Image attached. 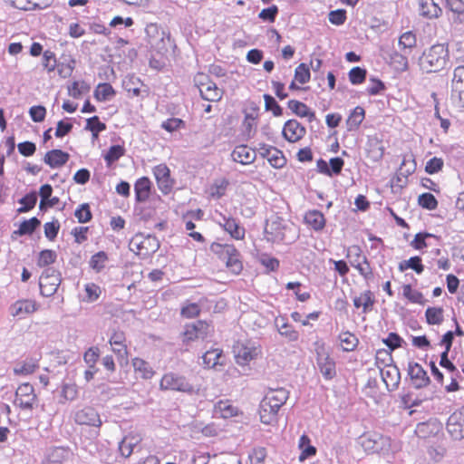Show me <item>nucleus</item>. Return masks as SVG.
Returning <instances> with one entry per match:
<instances>
[{
  "mask_svg": "<svg viewBox=\"0 0 464 464\" xmlns=\"http://www.w3.org/2000/svg\"><path fill=\"white\" fill-rule=\"evenodd\" d=\"M223 357V351L219 348L208 350L202 356L203 363L207 368H214L221 364L220 359Z\"/></svg>",
  "mask_w": 464,
  "mask_h": 464,
  "instance_id": "obj_45",
  "label": "nucleus"
},
{
  "mask_svg": "<svg viewBox=\"0 0 464 464\" xmlns=\"http://www.w3.org/2000/svg\"><path fill=\"white\" fill-rule=\"evenodd\" d=\"M420 14L427 18H437L441 13L440 7L433 0H420Z\"/></svg>",
  "mask_w": 464,
  "mask_h": 464,
  "instance_id": "obj_39",
  "label": "nucleus"
},
{
  "mask_svg": "<svg viewBox=\"0 0 464 464\" xmlns=\"http://www.w3.org/2000/svg\"><path fill=\"white\" fill-rule=\"evenodd\" d=\"M83 291L84 294L81 298L83 303H94L98 301L103 292L99 285L92 282L85 284Z\"/></svg>",
  "mask_w": 464,
  "mask_h": 464,
  "instance_id": "obj_40",
  "label": "nucleus"
},
{
  "mask_svg": "<svg viewBox=\"0 0 464 464\" xmlns=\"http://www.w3.org/2000/svg\"><path fill=\"white\" fill-rule=\"evenodd\" d=\"M228 184L229 182L227 179L215 181L210 187V196L215 198H220L225 195Z\"/></svg>",
  "mask_w": 464,
  "mask_h": 464,
  "instance_id": "obj_62",
  "label": "nucleus"
},
{
  "mask_svg": "<svg viewBox=\"0 0 464 464\" xmlns=\"http://www.w3.org/2000/svg\"><path fill=\"white\" fill-rule=\"evenodd\" d=\"M71 456V450L67 447H53L46 455L48 464H63Z\"/></svg>",
  "mask_w": 464,
  "mask_h": 464,
  "instance_id": "obj_33",
  "label": "nucleus"
},
{
  "mask_svg": "<svg viewBox=\"0 0 464 464\" xmlns=\"http://www.w3.org/2000/svg\"><path fill=\"white\" fill-rule=\"evenodd\" d=\"M212 249L219 255V257L226 260L227 267L235 275H239L243 270V264L240 260L239 251L229 244L214 243Z\"/></svg>",
  "mask_w": 464,
  "mask_h": 464,
  "instance_id": "obj_8",
  "label": "nucleus"
},
{
  "mask_svg": "<svg viewBox=\"0 0 464 464\" xmlns=\"http://www.w3.org/2000/svg\"><path fill=\"white\" fill-rule=\"evenodd\" d=\"M416 35L411 31L405 32L400 36L399 46L403 52H411L416 46Z\"/></svg>",
  "mask_w": 464,
  "mask_h": 464,
  "instance_id": "obj_52",
  "label": "nucleus"
},
{
  "mask_svg": "<svg viewBox=\"0 0 464 464\" xmlns=\"http://www.w3.org/2000/svg\"><path fill=\"white\" fill-rule=\"evenodd\" d=\"M450 63V51L446 44H435L424 50L419 59V65L427 73L440 72Z\"/></svg>",
  "mask_w": 464,
  "mask_h": 464,
  "instance_id": "obj_3",
  "label": "nucleus"
},
{
  "mask_svg": "<svg viewBox=\"0 0 464 464\" xmlns=\"http://www.w3.org/2000/svg\"><path fill=\"white\" fill-rule=\"evenodd\" d=\"M375 304L374 295L372 291L366 290L359 296L353 298V305L355 308H362V313L366 314L372 310Z\"/></svg>",
  "mask_w": 464,
  "mask_h": 464,
  "instance_id": "obj_38",
  "label": "nucleus"
},
{
  "mask_svg": "<svg viewBox=\"0 0 464 464\" xmlns=\"http://www.w3.org/2000/svg\"><path fill=\"white\" fill-rule=\"evenodd\" d=\"M313 346V354L317 370L324 380L333 381L337 376V366L335 360L331 355L329 347L322 339L316 340Z\"/></svg>",
  "mask_w": 464,
  "mask_h": 464,
  "instance_id": "obj_4",
  "label": "nucleus"
},
{
  "mask_svg": "<svg viewBox=\"0 0 464 464\" xmlns=\"http://www.w3.org/2000/svg\"><path fill=\"white\" fill-rule=\"evenodd\" d=\"M70 159L68 152L54 149L44 154V161L51 169H58L64 166Z\"/></svg>",
  "mask_w": 464,
  "mask_h": 464,
  "instance_id": "obj_27",
  "label": "nucleus"
},
{
  "mask_svg": "<svg viewBox=\"0 0 464 464\" xmlns=\"http://www.w3.org/2000/svg\"><path fill=\"white\" fill-rule=\"evenodd\" d=\"M450 102L452 106L459 111L464 109V65H459L453 70Z\"/></svg>",
  "mask_w": 464,
  "mask_h": 464,
  "instance_id": "obj_10",
  "label": "nucleus"
},
{
  "mask_svg": "<svg viewBox=\"0 0 464 464\" xmlns=\"http://www.w3.org/2000/svg\"><path fill=\"white\" fill-rule=\"evenodd\" d=\"M74 216L79 223H87L92 220V214L88 203L81 204L75 210Z\"/></svg>",
  "mask_w": 464,
  "mask_h": 464,
  "instance_id": "obj_63",
  "label": "nucleus"
},
{
  "mask_svg": "<svg viewBox=\"0 0 464 464\" xmlns=\"http://www.w3.org/2000/svg\"><path fill=\"white\" fill-rule=\"evenodd\" d=\"M430 237H436V236L428 232L417 233L414 236V238L411 241L410 245L415 250H422L428 246L426 239Z\"/></svg>",
  "mask_w": 464,
  "mask_h": 464,
  "instance_id": "obj_57",
  "label": "nucleus"
},
{
  "mask_svg": "<svg viewBox=\"0 0 464 464\" xmlns=\"http://www.w3.org/2000/svg\"><path fill=\"white\" fill-rule=\"evenodd\" d=\"M398 269L401 272L412 269L416 274L420 275L424 271V266L422 265L421 258L418 256H414L407 260L400 262L398 265Z\"/></svg>",
  "mask_w": 464,
  "mask_h": 464,
  "instance_id": "obj_42",
  "label": "nucleus"
},
{
  "mask_svg": "<svg viewBox=\"0 0 464 464\" xmlns=\"http://www.w3.org/2000/svg\"><path fill=\"white\" fill-rule=\"evenodd\" d=\"M359 444L368 455L389 457L399 450L391 437L373 430L363 432L359 438Z\"/></svg>",
  "mask_w": 464,
  "mask_h": 464,
  "instance_id": "obj_2",
  "label": "nucleus"
},
{
  "mask_svg": "<svg viewBox=\"0 0 464 464\" xmlns=\"http://www.w3.org/2000/svg\"><path fill=\"white\" fill-rule=\"evenodd\" d=\"M131 364H132L134 373L137 378H140L143 380H150L155 374V371L150 366V364L147 361H145L141 358H139V357L133 358Z\"/></svg>",
  "mask_w": 464,
  "mask_h": 464,
  "instance_id": "obj_32",
  "label": "nucleus"
},
{
  "mask_svg": "<svg viewBox=\"0 0 464 464\" xmlns=\"http://www.w3.org/2000/svg\"><path fill=\"white\" fill-rule=\"evenodd\" d=\"M37 401L34 389L29 382L22 383L15 392V403L23 410H32Z\"/></svg>",
  "mask_w": 464,
  "mask_h": 464,
  "instance_id": "obj_14",
  "label": "nucleus"
},
{
  "mask_svg": "<svg viewBox=\"0 0 464 464\" xmlns=\"http://www.w3.org/2000/svg\"><path fill=\"white\" fill-rule=\"evenodd\" d=\"M108 261V255L104 251H100L92 256L89 265L97 273L101 272Z\"/></svg>",
  "mask_w": 464,
  "mask_h": 464,
  "instance_id": "obj_53",
  "label": "nucleus"
},
{
  "mask_svg": "<svg viewBox=\"0 0 464 464\" xmlns=\"http://www.w3.org/2000/svg\"><path fill=\"white\" fill-rule=\"evenodd\" d=\"M125 148L122 145H112L104 155V160L107 167H111L115 161L120 160L125 154Z\"/></svg>",
  "mask_w": 464,
  "mask_h": 464,
  "instance_id": "obj_49",
  "label": "nucleus"
},
{
  "mask_svg": "<svg viewBox=\"0 0 464 464\" xmlns=\"http://www.w3.org/2000/svg\"><path fill=\"white\" fill-rule=\"evenodd\" d=\"M287 107L293 113L301 118H314V112L304 102L297 100H290L287 102Z\"/></svg>",
  "mask_w": 464,
  "mask_h": 464,
  "instance_id": "obj_41",
  "label": "nucleus"
},
{
  "mask_svg": "<svg viewBox=\"0 0 464 464\" xmlns=\"http://www.w3.org/2000/svg\"><path fill=\"white\" fill-rule=\"evenodd\" d=\"M408 373L413 385L418 388H424L429 385L430 380L427 372L418 362H411L408 366Z\"/></svg>",
  "mask_w": 464,
  "mask_h": 464,
  "instance_id": "obj_23",
  "label": "nucleus"
},
{
  "mask_svg": "<svg viewBox=\"0 0 464 464\" xmlns=\"http://www.w3.org/2000/svg\"><path fill=\"white\" fill-rule=\"evenodd\" d=\"M37 196L35 192H31L23 197L19 203L22 205L18 209V213H25L33 209L36 204Z\"/></svg>",
  "mask_w": 464,
  "mask_h": 464,
  "instance_id": "obj_56",
  "label": "nucleus"
},
{
  "mask_svg": "<svg viewBox=\"0 0 464 464\" xmlns=\"http://www.w3.org/2000/svg\"><path fill=\"white\" fill-rule=\"evenodd\" d=\"M201 313L200 305L197 303L187 301L180 308V315L186 319H194Z\"/></svg>",
  "mask_w": 464,
  "mask_h": 464,
  "instance_id": "obj_51",
  "label": "nucleus"
},
{
  "mask_svg": "<svg viewBox=\"0 0 464 464\" xmlns=\"http://www.w3.org/2000/svg\"><path fill=\"white\" fill-rule=\"evenodd\" d=\"M85 130L92 132L93 139H97L100 132L106 130V124L102 122L98 116H93L87 119Z\"/></svg>",
  "mask_w": 464,
  "mask_h": 464,
  "instance_id": "obj_50",
  "label": "nucleus"
},
{
  "mask_svg": "<svg viewBox=\"0 0 464 464\" xmlns=\"http://www.w3.org/2000/svg\"><path fill=\"white\" fill-rule=\"evenodd\" d=\"M74 421L79 425L100 428L102 424L98 411L91 406H85L75 411Z\"/></svg>",
  "mask_w": 464,
  "mask_h": 464,
  "instance_id": "obj_16",
  "label": "nucleus"
},
{
  "mask_svg": "<svg viewBox=\"0 0 464 464\" xmlns=\"http://www.w3.org/2000/svg\"><path fill=\"white\" fill-rule=\"evenodd\" d=\"M223 223H220L223 229L235 240H244L246 229L239 222L232 217L222 216Z\"/></svg>",
  "mask_w": 464,
  "mask_h": 464,
  "instance_id": "obj_25",
  "label": "nucleus"
},
{
  "mask_svg": "<svg viewBox=\"0 0 464 464\" xmlns=\"http://www.w3.org/2000/svg\"><path fill=\"white\" fill-rule=\"evenodd\" d=\"M234 353L238 362L246 363L256 358L260 350L258 347L238 342L234 345Z\"/></svg>",
  "mask_w": 464,
  "mask_h": 464,
  "instance_id": "obj_24",
  "label": "nucleus"
},
{
  "mask_svg": "<svg viewBox=\"0 0 464 464\" xmlns=\"http://www.w3.org/2000/svg\"><path fill=\"white\" fill-rule=\"evenodd\" d=\"M402 295L412 304H423L425 301L422 293L414 289L410 284L402 285Z\"/></svg>",
  "mask_w": 464,
  "mask_h": 464,
  "instance_id": "obj_48",
  "label": "nucleus"
},
{
  "mask_svg": "<svg viewBox=\"0 0 464 464\" xmlns=\"http://www.w3.org/2000/svg\"><path fill=\"white\" fill-rule=\"evenodd\" d=\"M304 221L309 228L316 232L322 231L326 224V219L324 214L316 209L308 210L305 212L304 216Z\"/></svg>",
  "mask_w": 464,
  "mask_h": 464,
  "instance_id": "obj_30",
  "label": "nucleus"
},
{
  "mask_svg": "<svg viewBox=\"0 0 464 464\" xmlns=\"http://www.w3.org/2000/svg\"><path fill=\"white\" fill-rule=\"evenodd\" d=\"M289 398V391L285 388H269L259 403L260 421L266 425L277 422L278 411Z\"/></svg>",
  "mask_w": 464,
  "mask_h": 464,
  "instance_id": "obj_1",
  "label": "nucleus"
},
{
  "mask_svg": "<svg viewBox=\"0 0 464 464\" xmlns=\"http://www.w3.org/2000/svg\"><path fill=\"white\" fill-rule=\"evenodd\" d=\"M141 437L137 433H129L122 438L119 443V452L124 458H129L134 450V448L140 444Z\"/></svg>",
  "mask_w": 464,
  "mask_h": 464,
  "instance_id": "obj_31",
  "label": "nucleus"
},
{
  "mask_svg": "<svg viewBox=\"0 0 464 464\" xmlns=\"http://www.w3.org/2000/svg\"><path fill=\"white\" fill-rule=\"evenodd\" d=\"M364 158L370 164L380 162L385 154L382 140L376 134L368 135L363 148Z\"/></svg>",
  "mask_w": 464,
  "mask_h": 464,
  "instance_id": "obj_12",
  "label": "nucleus"
},
{
  "mask_svg": "<svg viewBox=\"0 0 464 464\" xmlns=\"http://www.w3.org/2000/svg\"><path fill=\"white\" fill-rule=\"evenodd\" d=\"M151 182L149 178L141 177L134 184L136 200L139 202L146 201L150 195Z\"/></svg>",
  "mask_w": 464,
  "mask_h": 464,
  "instance_id": "obj_34",
  "label": "nucleus"
},
{
  "mask_svg": "<svg viewBox=\"0 0 464 464\" xmlns=\"http://www.w3.org/2000/svg\"><path fill=\"white\" fill-rule=\"evenodd\" d=\"M159 246V241L155 237L142 234L135 235L130 243V250L142 258L155 253Z\"/></svg>",
  "mask_w": 464,
  "mask_h": 464,
  "instance_id": "obj_11",
  "label": "nucleus"
},
{
  "mask_svg": "<svg viewBox=\"0 0 464 464\" xmlns=\"http://www.w3.org/2000/svg\"><path fill=\"white\" fill-rule=\"evenodd\" d=\"M426 321L429 324H440L444 320V310L440 306L428 307L425 311Z\"/></svg>",
  "mask_w": 464,
  "mask_h": 464,
  "instance_id": "obj_47",
  "label": "nucleus"
},
{
  "mask_svg": "<svg viewBox=\"0 0 464 464\" xmlns=\"http://www.w3.org/2000/svg\"><path fill=\"white\" fill-rule=\"evenodd\" d=\"M282 133L286 140L295 143L305 135L306 130L296 120H289L285 123Z\"/></svg>",
  "mask_w": 464,
  "mask_h": 464,
  "instance_id": "obj_21",
  "label": "nucleus"
},
{
  "mask_svg": "<svg viewBox=\"0 0 464 464\" xmlns=\"http://www.w3.org/2000/svg\"><path fill=\"white\" fill-rule=\"evenodd\" d=\"M194 82L202 99L211 102H218L222 99L224 91L218 88L217 83L209 79L207 74L203 72L197 73L194 77Z\"/></svg>",
  "mask_w": 464,
  "mask_h": 464,
  "instance_id": "obj_9",
  "label": "nucleus"
},
{
  "mask_svg": "<svg viewBox=\"0 0 464 464\" xmlns=\"http://www.w3.org/2000/svg\"><path fill=\"white\" fill-rule=\"evenodd\" d=\"M365 119V110L361 106H356L348 115L345 124L348 131L359 130L362 122Z\"/></svg>",
  "mask_w": 464,
  "mask_h": 464,
  "instance_id": "obj_37",
  "label": "nucleus"
},
{
  "mask_svg": "<svg viewBox=\"0 0 464 464\" xmlns=\"http://www.w3.org/2000/svg\"><path fill=\"white\" fill-rule=\"evenodd\" d=\"M78 386L75 383H64L61 389L63 402L74 401L78 397Z\"/></svg>",
  "mask_w": 464,
  "mask_h": 464,
  "instance_id": "obj_55",
  "label": "nucleus"
},
{
  "mask_svg": "<svg viewBox=\"0 0 464 464\" xmlns=\"http://www.w3.org/2000/svg\"><path fill=\"white\" fill-rule=\"evenodd\" d=\"M260 154L267 160L273 168L281 169L286 164L284 153L276 147L263 145L260 147Z\"/></svg>",
  "mask_w": 464,
  "mask_h": 464,
  "instance_id": "obj_22",
  "label": "nucleus"
},
{
  "mask_svg": "<svg viewBox=\"0 0 464 464\" xmlns=\"http://www.w3.org/2000/svg\"><path fill=\"white\" fill-rule=\"evenodd\" d=\"M311 73L305 63H300L295 70L294 80L299 84H305L310 81Z\"/></svg>",
  "mask_w": 464,
  "mask_h": 464,
  "instance_id": "obj_61",
  "label": "nucleus"
},
{
  "mask_svg": "<svg viewBox=\"0 0 464 464\" xmlns=\"http://www.w3.org/2000/svg\"><path fill=\"white\" fill-rule=\"evenodd\" d=\"M75 67V61L73 59H68L67 61H63L57 63L56 68L58 75L61 78L66 79L72 76L73 70Z\"/></svg>",
  "mask_w": 464,
  "mask_h": 464,
  "instance_id": "obj_54",
  "label": "nucleus"
},
{
  "mask_svg": "<svg viewBox=\"0 0 464 464\" xmlns=\"http://www.w3.org/2000/svg\"><path fill=\"white\" fill-rule=\"evenodd\" d=\"M447 430L455 440L464 438V408L455 411L448 419Z\"/></svg>",
  "mask_w": 464,
  "mask_h": 464,
  "instance_id": "obj_19",
  "label": "nucleus"
},
{
  "mask_svg": "<svg viewBox=\"0 0 464 464\" xmlns=\"http://www.w3.org/2000/svg\"><path fill=\"white\" fill-rule=\"evenodd\" d=\"M338 341L343 352H353L359 345L358 337L350 331H343L338 335Z\"/></svg>",
  "mask_w": 464,
  "mask_h": 464,
  "instance_id": "obj_36",
  "label": "nucleus"
},
{
  "mask_svg": "<svg viewBox=\"0 0 464 464\" xmlns=\"http://www.w3.org/2000/svg\"><path fill=\"white\" fill-rule=\"evenodd\" d=\"M381 375L388 390H394L398 387L401 374L396 366L385 365V367L381 368Z\"/></svg>",
  "mask_w": 464,
  "mask_h": 464,
  "instance_id": "obj_29",
  "label": "nucleus"
},
{
  "mask_svg": "<svg viewBox=\"0 0 464 464\" xmlns=\"http://www.w3.org/2000/svg\"><path fill=\"white\" fill-rule=\"evenodd\" d=\"M153 175L156 179L158 187L163 194L171 191L174 180L170 178V169L165 163L159 164L153 168Z\"/></svg>",
  "mask_w": 464,
  "mask_h": 464,
  "instance_id": "obj_17",
  "label": "nucleus"
},
{
  "mask_svg": "<svg viewBox=\"0 0 464 464\" xmlns=\"http://www.w3.org/2000/svg\"><path fill=\"white\" fill-rule=\"evenodd\" d=\"M39 309V304L33 299H18L9 307L11 316L17 319H24Z\"/></svg>",
  "mask_w": 464,
  "mask_h": 464,
  "instance_id": "obj_15",
  "label": "nucleus"
},
{
  "mask_svg": "<svg viewBox=\"0 0 464 464\" xmlns=\"http://www.w3.org/2000/svg\"><path fill=\"white\" fill-rule=\"evenodd\" d=\"M231 157L236 162L242 165H248L255 161L256 153L254 149L247 145H238L233 150Z\"/></svg>",
  "mask_w": 464,
  "mask_h": 464,
  "instance_id": "obj_26",
  "label": "nucleus"
},
{
  "mask_svg": "<svg viewBox=\"0 0 464 464\" xmlns=\"http://www.w3.org/2000/svg\"><path fill=\"white\" fill-rule=\"evenodd\" d=\"M109 343L112 352L119 359H128L129 352L127 345L126 334L122 330L116 329L111 333Z\"/></svg>",
  "mask_w": 464,
  "mask_h": 464,
  "instance_id": "obj_18",
  "label": "nucleus"
},
{
  "mask_svg": "<svg viewBox=\"0 0 464 464\" xmlns=\"http://www.w3.org/2000/svg\"><path fill=\"white\" fill-rule=\"evenodd\" d=\"M160 388L162 391L179 392L189 395L199 394L202 391L200 384L195 383L186 376L176 372L163 374L160 381Z\"/></svg>",
  "mask_w": 464,
  "mask_h": 464,
  "instance_id": "obj_5",
  "label": "nucleus"
},
{
  "mask_svg": "<svg viewBox=\"0 0 464 464\" xmlns=\"http://www.w3.org/2000/svg\"><path fill=\"white\" fill-rule=\"evenodd\" d=\"M291 230L288 222L277 215L271 216L266 220L264 237L271 243H280L285 240V235Z\"/></svg>",
  "mask_w": 464,
  "mask_h": 464,
  "instance_id": "obj_7",
  "label": "nucleus"
},
{
  "mask_svg": "<svg viewBox=\"0 0 464 464\" xmlns=\"http://www.w3.org/2000/svg\"><path fill=\"white\" fill-rule=\"evenodd\" d=\"M353 250L355 251L356 259L352 262V266L358 270L364 279H371L372 277V269L367 257L362 254L360 247L353 246L352 251Z\"/></svg>",
  "mask_w": 464,
  "mask_h": 464,
  "instance_id": "obj_28",
  "label": "nucleus"
},
{
  "mask_svg": "<svg viewBox=\"0 0 464 464\" xmlns=\"http://www.w3.org/2000/svg\"><path fill=\"white\" fill-rule=\"evenodd\" d=\"M42 65L47 72H53L57 65L55 53L50 50L44 51L43 53Z\"/></svg>",
  "mask_w": 464,
  "mask_h": 464,
  "instance_id": "obj_59",
  "label": "nucleus"
},
{
  "mask_svg": "<svg viewBox=\"0 0 464 464\" xmlns=\"http://www.w3.org/2000/svg\"><path fill=\"white\" fill-rule=\"evenodd\" d=\"M214 414L223 419H229L242 414L239 407L229 399L219 400L213 409Z\"/></svg>",
  "mask_w": 464,
  "mask_h": 464,
  "instance_id": "obj_20",
  "label": "nucleus"
},
{
  "mask_svg": "<svg viewBox=\"0 0 464 464\" xmlns=\"http://www.w3.org/2000/svg\"><path fill=\"white\" fill-rule=\"evenodd\" d=\"M418 204L425 209L434 210L438 207V200L431 193L420 194L418 198Z\"/></svg>",
  "mask_w": 464,
  "mask_h": 464,
  "instance_id": "obj_60",
  "label": "nucleus"
},
{
  "mask_svg": "<svg viewBox=\"0 0 464 464\" xmlns=\"http://www.w3.org/2000/svg\"><path fill=\"white\" fill-rule=\"evenodd\" d=\"M149 44L152 49L161 52L166 49L164 38L165 33L156 25H151L148 30Z\"/></svg>",
  "mask_w": 464,
  "mask_h": 464,
  "instance_id": "obj_35",
  "label": "nucleus"
},
{
  "mask_svg": "<svg viewBox=\"0 0 464 464\" xmlns=\"http://www.w3.org/2000/svg\"><path fill=\"white\" fill-rule=\"evenodd\" d=\"M39 368V363L37 360L34 359H26L19 363L14 368V372L15 375H29L34 373Z\"/></svg>",
  "mask_w": 464,
  "mask_h": 464,
  "instance_id": "obj_44",
  "label": "nucleus"
},
{
  "mask_svg": "<svg viewBox=\"0 0 464 464\" xmlns=\"http://www.w3.org/2000/svg\"><path fill=\"white\" fill-rule=\"evenodd\" d=\"M367 75V71L359 66L353 67L348 73L349 81L353 85H359L364 82Z\"/></svg>",
  "mask_w": 464,
  "mask_h": 464,
  "instance_id": "obj_58",
  "label": "nucleus"
},
{
  "mask_svg": "<svg viewBox=\"0 0 464 464\" xmlns=\"http://www.w3.org/2000/svg\"><path fill=\"white\" fill-rule=\"evenodd\" d=\"M100 349L96 346L90 347L83 354V360L89 368L94 369L100 358Z\"/></svg>",
  "mask_w": 464,
  "mask_h": 464,
  "instance_id": "obj_64",
  "label": "nucleus"
},
{
  "mask_svg": "<svg viewBox=\"0 0 464 464\" xmlns=\"http://www.w3.org/2000/svg\"><path fill=\"white\" fill-rule=\"evenodd\" d=\"M62 282L60 273L53 268H46L39 280L40 293L43 296L53 295Z\"/></svg>",
  "mask_w": 464,
  "mask_h": 464,
  "instance_id": "obj_13",
  "label": "nucleus"
},
{
  "mask_svg": "<svg viewBox=\"0 0 464 464\" xmlns=\"http://www.w3.org/2000/svg\"><path fill=\"white\" fill-rule=\"evenodd\" d=\"M90 85L84 81H74L67 87L68 95L79 99L90 92Z\"/></svg>",
  "mask_w": 464,
  "mask_h": 464,
  "instance_id": "obj_46",
  "label": "nucleus"
},
{
  "mask_svg": "<svg viewBox=\"0 0 464 464\" xmlns=\"http://www.w3.org/2000/svg\"><path fill=\"white\" fill-rule=\"evenodd\" d=\"M213 333L214 327L210 323L205 320H198L194 323L185 324L180 337L184 344H189L198 340H205Z\"/></svg>",
  "mask_w": 464,
  "mask_h": 464,
  "instance_id": "obj_6",
  "label": "nucleus"
},
{
  "mask_svg": "<svg viewBox=\"0 0 464 464\" xmlns=\"http://www.w3.org/2000/svg\"><path fill=\"white\" fill-rule=\"evenodd\" d=\"M116 92L111 83L102 82L99 83L94 92L93 97L97 102H105L115 95Z\"/></svg>",
  "mask_w": 464,
  "mask_h": 464,
  "instance_id": "obj_43",
  "label": "nucleus"
}]
</instances>
